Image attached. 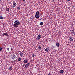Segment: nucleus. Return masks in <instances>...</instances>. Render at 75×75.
<instances>
[{
	"mask_svg": "<svg viewBox=\"0 0 75 75\" xmlns=\"http://www.w3.org/2000/svg\"><path fill=\"white\" fill-rule=\"evenodd\" d=\"M20 23V22L18 20H16L14 22V24L13 25L14 28H17L18 27V25Z\"/></svg>",
	"mask_w": 75,
	"mask_h": 75,
	"instance_id": "obj_1",
	"label": "nucleus"
},
{
	"mask_svg": "<svg viewBox=\"0 0 75 75\" xmlns=\"http://www.w3.org/2000/svg\"><path fill=\"white\" fill-rule=\"evenodd\" d=\"M16 6H17V4L16 3V2L15 1H13L12 7H13V8H14Z\"/></svg>",
	"mask_w": 75,
	"mask_h": 75,
	"instance_id": "obj_2",
	"label": "nucleus"
},
{
	"mask_svg": "<svg viewBox=\"0 0 75 75\" xmlns=\"http://www.w3.org/2000/svg\"><path fill=\"white\" fill-rule=\"evenodd\" d=\"M49 50H50V48L48 47H47L46 48L45 51L47 52H49Z\"/></svg>",
	"mask_w": 75,
	"mask_h": 75,
	"instance_id": "obj_3",
	"label": "nucleus"
},
{
	"mask_svg": "<svg viewBox=\"0 0 75 75\" xmlns=\"http://www.w3.org/2000/svg\"><path fill=\"white\" fill-rule=\"evenodd\" d=\"M37 38L38 40H39L40 39V38H41V35L40 34L37 37Z\"/></svg>",
	"mask_w": 75,
	"mask_h": 75,
	"instance_id": "obj_4",
	"label": "nucleus"
},
{
	"mask_svg": "<svg viewBox=\"0 0 75 75\" xmlns=\"http://www.w3.org/2000/svg\"><path fill=\"white\" fill-rule=\"evenodd\" d=\"M20 56L21 57H24V54H23V52H21L20 53Z\"/></svg>",
	"mask_w": 75,
	"mask_h": 75,
	"instance_id": "obj_5",
	"label": "nucleus"
},
{
	"mask_svg": "<svg viewBox=\"0 0 75 75\" xmlns=\"http://www.w3.org/2000/svg\"><path fill=\"white\" fill-rule=\"evenodd\" d=\"M35 17L36 18L38 19L40 18V15H35Z\"/></svg>",
	"mask_w": 75,
	"mask_h": 75,
	"instance_id": "obj_6",
	"label": "nucleus"
},
{
	"mask_svg": "<svg viewBox=\"0 0 75 75\" xmlns=\"http://www.w3.org/2000/svg\"><path fill=\"white\" fill-rule=\"evenodd\" d=\"M2 35H3V36H4V35H6V36H8L9 35H8V33H4L2 34Z\"/></svg>",
	"mask_w": 75,
	"mask_h": 75,
	"instance_id": "obj_7",
	"label": "nucleus"
},
{
	"mask_svg": "<svg viewBox=\"0 0 75 75\" xmlns=\"http://www.w3.org/2000/svg\"><path fill=\"white\" fill-rule=\"evenodd\" d=\"M5 11H8V12H10V9L9 8H7L6 9H5Z\"/></svg>",
	"mask_w": 75,
	"mask_h": 75,
	"instance_id": "obj_8",
	"label": "nucleus"
},
{
	"mask_svg": "<svg viewBox=\"0 0 75 75\" xmlns=\"http://www.w3.org/2000/svg\"><path fill=\"white\" fill-rule=\"evenodd\" d=\"M30 65V63H28L25 65V67L26 68H27L28 66H29V65Z\"/></svg>",
	"mask_w": 75,
	"mask_h": 75,
	"instance_id": "obj_9",
	"label": "nucleus"
},
{
	"mask_svg": "<svg viewBox=\"0 0 75 75\" xmlns=\"http://www.w3.org/2000/svg\"><path fill=\"white\" fill-rule=\"evenodd\" d=\"M69 41H73V39L71 37H69Z\"/></svg>",
	"mask_w": 75,
	"mask_h": 75,
	"instance_id": "obj_10",
	"label": "nucleus"
},
{
	"mask_svg": "<svg viewBox=\"0 0 75 75\" xmlns=\"http://www.w3.org/2000/svg\"><path fill=\"white\" fill-rule=\"evenodd\" d=\"M28 62V61L27 59H25L23 61L24 63L25 64H27V63Z\"/></svg>",
	"mask_w": 75,
	"mask_h": 75,
	"instance_id": "obj_11",
	"label": "nucleus"
},
{
	"mask_svg": "<svg viewBox=\"0 0 75 75\" xmlns=\"http://www.w3.org/2000/svg\"><path fill=\"white\" fill-rule=\"evenodd\" d=\"M59 72L60 73V74H62L64 73V70H61L59 71Z\"/></svg>",
	"mask_w": 75,
	"mask_h": 75,
	"instance_id": "obj_12",
	"label": "nucleus"
},
{
	"mask_svg": "<svg viewBox=\"0 0 75 75\" xmlns=\"http://www.w3.org/2000/svg\"><path fill=\"white\" fill-rule=\"evenodd\" d=\"M35 15H40V12L39 11H37Z\"/></svg>",
	"mask_w": 75,
	"mask_h": 75,
	"instance_id": "obj_13",
	"label": "nucleus"
},
{
	"mask_svg": "<svg viewBox=\"0 0 75 75\" xmlns=\"http://www.w3.org/2000/svg\"><path fill=\"white\" fill-rule=\"evenodd\" d=\"M56 45L58 47H59V43H56Z\"/></svg>",
	"mask_w": 75,
	"mask_h": 75,
	"instance_id": "obj_14",
	"label": "nucleus"
},
{
	"mask_svg": "<svg viewBox=\"0 0 75 75\" xmlns=\"http://www.w3.org/2000/svg\"><path fill=\"white\" fill-rule=\"evenodd\" d=\"M11 58L13 59H14L15 57H14V55H13L11 56Z\"/></svg>",
	"mask_w": 75,
	"mask_h": 75,
	"instance_id": "obj_15",
	"label": "nucleus"
},
{
	"mask_svg": "<svg viewBox=\"0 0 75 75\" xmlns=\"http://www.w3.org/2000/svg\"><path fill=\"white\" fill-rule=\"evenodd\" d=\"M43 24H44L43 22H41L40 23V25H43Z\"/></svg>",
	"mask_w": 75,
	"mask_h": 75,
	"instance_id": "obj_16",
	"label": "nucleus"
},
{
	"mask_svg": "<svg viewBox=\"0 0 75 75\" xmlns=\"http://www.w3.org/2000/svg\"><path fill=\"white\" fill-rule=\"evenodd\" d=\"M12 69H13V68H12L11 67H10L9 68V71H11V70H12Z\"/></svg>",
	"mask_w": 75,
	"mask_h": 75,
	"instance_id": "obj_17",
	"label": "nucleus"
},
{
	"mask_svg": "<svg viewBox=\"0 0 75 75\" xmlns=\"http://www.w3.org/2000/svg\"><path fill=\"white\" fill-rule=\"evenodd\" d=\"M18 61L20 62V61H21V58H19V59H18Z\"/></svg>",
	"mask_w": 75,
	"mask_h": 75,
	"instance_id": "obj_18",
	"label": "nucleus"
},
{
	"mask_svg": "<svg viewBox=\"0 0 75 75\" xmlns=\"http://www.w3.org/2000/svg\"><path fill=\"white\" fill-rule=\"evenodd\" d=\"M38 49H39V50H40V49H41V47L40 46H39L38 47Z\"/></svg>",
	"mask_w": 75,
	"mask_h": 75,
	"instance_id": "obj_19",
	"label": "nucleus"
},
{
	"mask_svg": "<svg viewBox=\"0 0 75 75\" xmlns=\"http://www.w3.org/2000/svg\"><path fill=\"white\" fill-rule=\"evenodd\" d=\"M17 8L18 10H20V7H18Z\"/></svg>",
	"mask_w": 75,
	"mask_h": 75,
	"instance_id": "obj_20",
	"label": "nucleus"
},
{
	"mask_svg": "<svg viewBox=\"0 0 75 75\" xmlns=\"http://www.w3.org/2000/svg\"><path fill=\"white\" fill-rule=\"evenodd\" d=\"M55 46H53V45H52V47H51V48L52 49H53V48H54Z\"/></svg>",
	"mask_w": 75,
	"mask_h": 75,
	"instance_id": "obj_21",
	"label": "nucleus"
},
{
	"mask_svg": "<svg viewBox=\"0 0 75 75\" xmlns=\"http://www.w3.org/2000/svg\"><path fill=\"white\" fill-rule=\"evenodd\" d=\"M0 19H3V17L2 16H0Z\"/></svg>",
	"mask_w": 75,
	"mask_h": 75,
	"instance_id": "obj_22",
	"label": "nucleus"
},
{
	"mask_svg": "<svg viewBox=\"0 0 75 75\" xmlns=\"http://www.w3.org/2000/svg\"><path fill=\"white\" fill-rule=\"evenodd\" d=\"M3 50V49L1 47H0V51H1Z\"/></svg>",
	"mask_w": 75,
	"mask_h": 75,
	"instance_id": "obj_23",
	"label": "nucleus"
},
{
	"mask_svg": "<svg viewBox=\"0 0 75 75\" xmlns=\"http://www.w3.org/2000/svg\"><path fill=\"white\" fill-rule=\"evenodd\" d=\"M34 56H35V54H33L32 55V57H34Z\"/></svg>",
	"mask_w": 75,
	"mask_h": 75,
	"instance_id": "obj_24",
	"label": "nucleus"
},
{
	"mask_svg": "<svg viewBox=\"0 0 75 75\" xmlns=\"http://www.w3.org/2000/svg\"><path fill=\"white\" fill-rule=\"evenodd\" d=\"M9 50H10V49H9V48H7V50L8 51H9Z\"/></svg>",
	"mask_w": 75,
	"mask_h": 75,
	"instance_id": "obj_25",
	"label": "nucleus"
},
{
	"mask_svg": "<svg viewBox=\"0 0 75 75\" xmlns=\"http://www.w3.org/2000/svg\"><path fill=\"white\" fill-rule=\"evenodd\" d=\"M52 2H55V1H54V0H52Z\"/></svg>",
	"mask_w": 75,
	"mask_h": 75,
	"instance_id": "obj_26",
	"label": "nucleus"
},
{
	"mask_svg": "<svg viewBox=\"0 0 75 75\" xmlns=\"http://www.w3.org/2000/svg\"><path fill=\"white\" fill-rule=\"evenodd\" d=\"M11 51H13V48H11Z\"/></svg>",
	"mask_w": 75,
	"mask_h": 75,
	"instance_id": "obj_27",
	"label": "nucleus"
},
{
	"mask_svg": "<svg viewBox=\"0 0 75 75\" xmlns=\"http://www.w3.org/2000/svg\"><path fill=\"white\" fill-rule=\"evenodd\" d=\"M32 20H34V18H32Z\"/></svg>",
	"mask_w": 75,
	"mask_h": 75,
	"instance_id": "obj_28",
	"label": "nucleus"
},
{
	"mask_svg": "<svg viewBox=\"0 0 75 75\" xmlns=\"http://www.w3.org/2000/svg\"><path fill=\"white\" fill-rule=\"evenodd\" d=\"M71 0H67V1H71Z\"/></svg>",
	"mask_w": 75,
	"mask_h": 75,
	"instance_id": "obj_29",
	"label": "nucleus"
},
{
	"mask_svg": "<svg viewBox=\"0 0 75 75\" xmlns=\"http://www.w3.org/2000/svg\"><path fill=\"white\" fill-rule=\"evenodd\" d=\"M67 45L68 46V45H69V44H67Z\"/></svg>",
	"mask_w": 75,
	"mask_h": 75,
	"instance_id": "obj_30",
	"label": "nucleus"
},
{
	"mask_svg": "<svg viewBox=\"0 0 75 75\" xmlns=\"http://www.w3.org/2000/svg\"><path fill=\"white\" fill-rule=\"evenodd\" d=\"M74 32L73 31V32H72V34H74Z\"/></svg>",
	"mask_w": 75,
	"mask_h": 75,
	"instance_id": "obj_31",
	"label": "nucleus"
},
{
	"mask_svg": "<svg viewBox=\"0 0 75 75\" xmlns=\"http://www.w3.org/2000/svg\"><path fill=\"white\" fill-rule=\"evenodd\" d=\"M25 66V64H23V67H24Z\"/></svg>",
	"mask_w": 75,
	"mask_h": 75,
	"instance_id": "obj_32",
	"label": "nucleus"
},
{
	"mask_svg": "<svg viewBox=\"0 0 75 75\" xmlns=\"http://www.w3.org/2000/svg\"><path fill=\"white\" fill-rule=\"evenodd\" d=\"M47 75H52V74H48Z\"/></svg>",
	"mask_w": 75,
	"mask_h": 75,
	"instance_id": "obj_33",
	"label": "nucleus"
},
{
	"mask_svg": "<svg viewBox=\"0 0 75 75\" xmlns=\"http://www.w3.org/2000/svg\"><path fill=\"white\" fill-rule=\"evenodd\" d=\"M23 1H25V0H23Z\"/></svg>",
	"mask_w": 75,
	"mask_h": 75,
	"instance_id": "obj_34",
	"label": "nucleus"
},
{
	"mask_svg": "<svg viewBox=\"0 0 75 75\" xmlns=\"http://www.w3.org/2000/svg\"><path fill=\"white\" fill-rule=\"evenodd\" d=\"M72 31H73V30H72Z\"/></svg>",
	"mask_w": 75,
	"mask_h": 75,
	"instance_id": "obj_35",
	"label": "nucleus"
},
{
	"mask_svg": "<svg viewBox=\"0 0 75 75\" xmlns=\"http://www.w3.org/2000/svg\"><path fill=\"white\" fill-rule=\"evenodd\" d=\"M1 0H0V1H1Z\"/></svg>",
	"mask_w": 75,
	"mask_h": 75,
	"instance_id": "obj_36",
	"label": "nucleus"
}]
</instances>
